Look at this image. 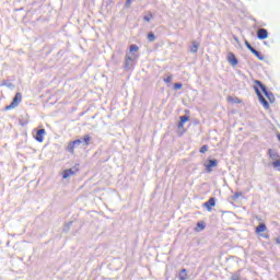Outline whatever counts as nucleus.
Here are the masks:
<instances>
[{
	"label": "nucleus",
	"mask_w": 280,
	"mask_h": 280,
	"mask_svg": "<svg viewBox=\"0 0 280 280\" xmlns=\"http://www.w3.org/2000/svg\"><path fill=\"white\" fill-rule=\"evenodd\" d=\"M256 84L259 86L260 91H262L265 97L268 100L269 104H275V94L269 93L268 90H266V85L261 83V81H255Z\"/></svg>",
	"instance_id": "nucleus-1"
},
{
	"label": "nucleus",
	"mask_w": 280,
	"mask_h": 280,
	"mask_svg": "<svg viewBox=\"0 0 280 280\" xmlns=\"http://www.w3.org/2000/svg\"><path fill=\"white\" fill-rule=\"evenodd\" d=\"M187 121H189V116L179 117V122L177 125V130L179 135H185V132H187V130H185V124H187Z\"/></svg>",
	"instance_id": "nucleus-2"
},
{
	"label": "nucleus",
	"mask_w": 280,
	"mask_h": 280,
	"mask_svg": "<svg viewBox=\"0 0 280 280\" xmlns=\"http://www.w3.org/2000/svg\"><path fill=\"white\" fill-rule=\"evenodd\" d=\"M80 172L79 164H75L73 168H68L62 172V178L67 179L70 178V176H75Z\"/></svg>",
	"instance_id": "nucleus-3"
},
{
	"label": "nucleus",
	"mask_w": 280,
	"mask_h": 280,
	"mask_svg": "<svg viewBox=\"0 0 280 280\" xmlns=\"http://www.w3.org/2000/svg\"><path fill=\"white\" fill-rule=\"evenodd\" d=\"M82 143V139H77L74 141H71L68 143V147L66 148L67 152H70V154H75V148Z\"/></svg>",
	"instance_id": "nucleus-4"
},
{
	"label": "nucleus",
	"mask_w": 280,
	"mask_h": 280,
	"mask_svg": "<svg viewBox=\"0 0 280 280\" xmlns=\"http://www.w3.org/2000/svg\"><path fill=\"white\" fill-rule=\"evenodd\" d=\"M245 46L247 47V49H249V51H252V54H254V56H256V58H258V60H264V55L257 51L255 48H253L248 40H245Z\"/></svg>",
	"instance_id": "nucleus-5"
},
{
	"label": "nucleus",
	"mask_w": 280,
	"mask_h": 280,
	"mask_svg": "<svg viewBox=\"0 0 280 280\" xmlns=\"http://www.w3.org/2000/svg\"><path fill=\"white\" fill-rule=\"evenodd\" d=\"M21 102H23V94H21V92H18L13 101L11 102L10 106H19Z\"/></svg>",
	"instance_id": "nucleus-6"
},
{
	"label": "nucleus",
	"mask_w": 280,
	"mask_h": 280,
	"mask_svg": "<svg viewBox=\"0 0 280 280\" xmlns=\"http://www.w3.org/2000/svg\"><path fill=\"white\" fill-rule=\"evenodd\" d=\"M255 92H256V95H258V100L262 104V106H268L269 103L266 100V97H264V95H261V92L259 91V88L256 86Z\"/></svg>",
	"instance_id": "nucleus-7"
},
{
	"label": "nucleus",
	"mask_w": 280,
	"mask_h": 280,
	"mask_svg": "<svg viewBox=\"0 0 280 280\" xmlns=\"http://www.w3.org/2000/svg\"><path fill=\"white\" fill-rule=\"evenodd\" d=\"M205 167L207 172H213V167H218V160H209Z\"/></svg>",
	"instance_id": "nucleus-8"
},
{
	"label": "nucleus",
	"mask_w": 280,
	"mask_h": 280,
	"mask_svg": "<svg viewBox=\"0 0 280 280\" xmlns=\"http://www.w3.org/2000/svg\"><path fill=\"white\" fill-rule=\"evenodd\" d=\"M257 38H259V40H266V38H268V31L266 28L258 30Z\"/></svg>",
	"instance_id": "nucleus-9"
},
{
	"label": "nucleus",
	"mask_w": 280,
	"mask_h": 280,
	"mask_svg": "<svg viewBox=\"0 0 280 280\" xmlns=\"http://www.w3.org/2000/svg\"><path fill=\"white\" fill-rule=\"evenodd\" d=\"M203 207H206L208 211H213V208L211 207H215V198H210L207 202L203 203Z\"/></svg>",
	"instance_id": "nucleus-10"
},
{
	"label": "nucleus",
	"mask_w": 280,
	"mask_h": 280,
	"mask_svg": "<svg viewBox=\"0 0 280 280\" xmlns=\"http://www.w3.org/2000/svg\"><path fill=\"white\" fill-rule=\"evenodd\" d=\"M266 231H268L266 223H260L258 226H256L255 233L260 235L261 233H266Z\"/></svg>",
	"instance_id": "nucleus-11"
},
{
	"label": "nucleus",
	"mask_w": 280,
	"mask_h": 280,
	"mask_svg": "<svg viewBox=\"0 0 280 280\" xmlns=\"http://www.w3.org/2000/svg\"><path fill=\"white\" fill-rule=\"evenodd\" d=\"M45 137V129H39L36 131L35 139L38 141V143H43V139Z\"/></svg>",
	"instance_id": "nucleus-12"
},
{
	"label": "nucleus",
	"mask_w": 280,
	"mask_h": 280,
	"mask_svg": "<svg viewBox=\"0 0 280 280\" xmlns=\"http://www.w3.org/2000/svg\"><path fill=\"white\" fill-rule=\"evenodd\" d=\"M228 60H229V62L232 63L233 67H235L238 63L237 57H235V54H233V52H230L228 55Z\"/></svg>",
	"instance_id": "nucleus-13"
},
{
	"label": "nucleus",
	"mask_w": 280,
	"mask_h": 280,
	"mask_svg": "<svg viewBox=\"0 0 280 280\" xmlns=\"http://www.w3.org/2000/svg\"><path fill=\"white\" fill-rule=\"evenodd\" d=\"M205 221H199L197 222V228L195 229V231L199 232V231H205Z\"/></svg>",
	"instance_id": "nucleus-14"
},
{
	"label": "nucleus",
	"mask_w": 280,
	"mask_h": 280,
	"mask_svg": "<svg viewBox=\"0 0 280 280\" xmlns=\"http://www.w3.org/2000/svg\"><path fill=\"white\" fill-rule=\"evenodd\" d=\"M199 47H200V44H198L197 42H194V43H192V46H191V48H190V51H191L192 54H197Z\"/></svg>",
	"instance_id": "nucleus-15"
},
{
	"label": "nucleus",
	"mask_w": 280,
	"mask_h": 280,
	"mask_svg": "<svg viewBox=\"0 0 280 280\" xmlns=\"http://www.w3.org/2000/svg\"><path fill=\"white\" fill-rule=\"evenodd\" d=\"M179 280H187V269H182L179 271Z\"/></svg>",
	"instance_id": "nucleus-16"
},
{
	"label": "nucleus",
	"mask_w": 280,
	"mask_h": 280,
	"mask_svg": "<svg viewBox=\"0 0 280 280\" xmlns=\"http://www.w3.org/2000/svg\"><path fill=\"white\" fill-rule=\"evenodd\" d=\"M147 38L150 43H154V40H156V35H154L153 32H150L148 35H147Z\"/></svg>",
	"instance_id": "nucleus-17"
},
{
	"label": "nucleus",
	"mask_w": 280,
	"mask_h": 280,
	"mask_svg": "<svg viewBox=\"0 0 280 280\" xmlns=\"http://www.w3.org/2000/svg\"><path fill=\"white\" fill-rule=\"evenodd\" d=\"M83 143H84L85 145H91V136L85 135V136L83 137Z\"/></svg>",
	"instance_id": "nucleus-18"
},
{
	"label": "nucleus",
	"mask_w": 280,
	"mask_h": 280,
	"mask_svg": "<svg viewBox=\"0 0 280 280\" xmlns=\"http://www.w3.org/2000/svg\"><path fill=\"white\" fill-rule=\"evenodd\" d=\"M229 100V102H231V104H241L242 103V101H240V98H237V97H229L228 98Z\"/></svg>",
	"instance_id": "nucleus-19"
},
{
	"label": "nucleus",
	"mask_w": 280,
	"mask_h": 280,
	"mask_svg": "<svg viewBox=\"0 0 280 280\" xmlns=\"http://www.w3.org/2000/svg\"><path fill=\"white\" fill-rule=\"evenodd\" d=\"M143 19L147 23H150L154 19V15H152V13H149Z\"/></svg>",
	"instance_id": "nucleus-20"
},
{
	"label": "nucleus",
	"mask_w": 280,
	"mask_h": 280,
	"mask_svg": "<svg viewBox=\"0 0 280 280\" xmlns=\"http://www.w3.org/2000/svg\"><path fill=\"white\" fill-rule=\"evenodd\" d=\"M272 166H273L278 172H280V159L277 160V161H275V162L272 163Z\"/></svg>",
	"instance_id": "nucleus-21"
},
{
	"label": "nucleus",
	"mask_w": 280,
	"mask_h": 280,
	"mask_svg": "<svg viewBox=\"0 0 280 280\" xmlns=\"http://www.w3.org/2000/svg\"><path fill=\"white\" fill-rule=\"evenodd\" d=\"M208 151H209V145H207V144L202 145V147L200 148V150H199V152H200L201 154H205V152H208Z\"/></svg>",
	"instance_id": "nucleus-22"
},
{
	"label": "nucleus",
	"mask_w": 280,
	"mask_h": 280,
	"mask_svg": "<svg viewBox=\"0 0 280 280\" xmlns=\"http://www.w3.org/2000/svg\"><path fill=\"white\" fill-rule=\"evenodd\" d=\"M269 156L271 159H279V155H277V153H272V149H269Z\"/></svg>",
	"instance_id": "nucleus-23"
},
{
	"label": "nucleus",
	"mask_w": 280,
	"mask_h": 280,
	"mask_svg": "<svg viewBox=\"0 0 280 280\" xmlns=\"http://www.w3.org/2000/svg\"><path fill=\"white\" fill-rule=\"evenodd\" d=\"M129 51H139V46L131 45L130 48H129Z\"/></svg>",
	"instance_id": "nucleus-24"
},
{
	"label": "nucleus",
	"mask_w": 280,
	"mask_h": 280,
	"mask_svg": "<svg viewBox=\"0 0 280 280\" xmlns=\"http://www.w3.org/2000/svg\"><path fill=\"white\" fill-rule=\"evenodd\" d=\"M174 89H175L176 91H180V89H183V84H182V83H175V84H174Z\"/></svg>",
	"instance_id": "nucleus-25"
},
{
	"label": "nucleus",
	"mask_w": 280,
	"mask_h": 280,
	"mask_svg": "<svg viewBox=\"0 0 280 280\" xmlns=\"http://www.w3.org/2000/svg\"><path fill=\"white\" fill-rule=\"evenodd\" d=\"M240 279H241V277L237 273H233L231 277V280H240Z\"/></svg>",
	"instance_id": "nucleus-26"
},
{
	"label": "nucleus",
	"mask_w": 280,
	"mask_h": 280,
	"mask_svg": "<svg viewBox=\"0 0 280 280\" xmlns=\"http://www.w3.org/2000/svg\"><path fill=\"white\" fill-rule=\"evenodd\" d=\"M164 82H165L166 84H170V82H172V75L166 77V78L164 79Z\"/></svg>",
	"instance_id": "nucleus-27"
},
{
	"label": "nucleus",
	"mask_w": 280,
	"mask_h": 280,
	"mask_svg": "<svg viewBox=\"0 0 280 280\" xmlns=\"http://www.w3.org/2000/svg\"><path fill=\"white\" fill-rule=\"evenodd\" d=\"M125 5L126 8H130V5H132V0H127Z\"/></svg>",
	"instance_id": "nucleus-28"
},
{
	"label": "nucleus",
	"mask_w": 280,
	"mask_h": 280,
	"mask_svg": "<svg viewBox=\"0 0 280 280\" xmlns=\"http://www.w3.org/2000/svg\"><path fill=\"white\" fill-rule=\"evenodd\" d=\"M234 196H235L236 198H240V196H242V192H235Z\"/></svg>",
	"instance_id": "nucleus-29"
},
{
	"label": "nucleus",
	"mask_w": 280,
	"mask_h": 280,
	"mask_svg": "<svg viewBox=\"0 0 280 280\" xmlns=\"http://www.w3.org/2000/svg\"><path fill=\"white\" fill-rule=\"evenodd\" d=\"M126 60H127V62H129V60H132V58H130V57H127V58H126Z\"/></svg>",
	"instance_id": "nucleus-30"
},
{
	"label": "nucleus",
	"mask_w": 280,
	"mask_h": 280,
	"mask_svg": "<svg viewBox=\"0 0 280 280\" xmlns=\"http://www.w3.org/2000/svg\"><path fill=\"white\" fill-rule=\"evenodd\" d=\"M10 108H12V107L9 106V107L5 108V110H10Z\"/></svg>",
	"instance_id": "nucleus-31"
},
{
	"label": "nucleus",
	"mask_w": 280,
	"mask_h": 280,
	"mask_svg": "<svg viewBox=\"0 0 280 280\" xmlns=\"http://www.w3.org/2000/svg\"><path fill=\"white\" fill-rule=\"evenodd\" d=\"M264 237L268 238V235H264Z\"/></svg>",
	"instance_id": "nucleus-32"
},
{
	"label": "nucleus",
	"mask_w": 280,
	"mask_h": 280,
	"mask_svg": "<svg viewBox=\"0 0 280 280\" xmlns=\"http://www.w3.org/2000/svg\"><path fill=\"white\" fill-rule=\"evenodd\" d=\"M278 244H280V238L278 240Z\"/></svg>",
	"instance_id": "nucleus-33"
}]
</instances>
